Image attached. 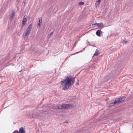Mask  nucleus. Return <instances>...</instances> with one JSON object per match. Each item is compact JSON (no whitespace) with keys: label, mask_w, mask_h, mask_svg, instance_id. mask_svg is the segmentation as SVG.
I'll return each instance as SVG.
<instances>
[{"label":"nucleus","mask_w":133,"mask_h":133,"mask_svg":"<svg viewBox=\"0 0 133 133\" xmlns=\"http://www.w3.org/2000/svg\"><path fill=\"white\" fill-rule=\"evenodd\" d=\"M74 78L68 76L65 79L62 81V85L63 89L64 90H67L70 86L74 83Z\"/></svg>","instance_id":"nucleus-1"},{"label":"nucleus","mask_w":133,"mask_h":133,"mask_svg":"<svg viewBox=\"0 0 133 133\" xmlns=\"http://www.w3.org/2000/svg\"><path fill=\"white\" fill-rule=\"evenodd\" d=\"M125 97L124 96H123L119 98L115 99V102L117 104L119 103L123 102L125 99Z\"/></svg>","instance_id":"nucleus-2"},{"label":"nucleus","mask_w":133,"mask_h":133,"mask_svg":"<svg viewBox=\"0 0 133 133\" xmlns=\"http://www.w3.org/2000/svg\"><path fill=\"white\" fill-rule=\"evenodd\" d=\"M66 104H63L61 105H59L58 108L60 109H66Z\"/></svg>","instance_id":"nucleus-3"},{"label":"nucleus","mask_w":133,"mask_h":133,"mask_svg":"<svg viewBox=\"0 0 133 133\" xmlns=\"http://www.w3.org/2000/svg\"><path fill=\"white\" fill-rule=\"evenodd\" d=\"M74 106L73 104H66V109H71L74 107Z\"/></svg>","instance_id":"nucleus-4"},{"label":"nucleus","mask_w":133,"mask_h":133,"mask_svg":"<svg viewBox=\"0 0 133 133\" xmlns=\"http://www.w3.org/2000/svg\"><path fill=\"white\" fill-rule=\"evenodd\" d=\"M30 32L26 30L25 33L24 34L23 36V37L24 38H25L27 36H28L29 35Z\"/></svg>","instance_id":"nucleus-5"},{"label":"nucleus","mask_w":133,"mask_h":133,"mask_svg":"<svg viewBox=\"0 0 133 133\" xmlns=\"http://www.w3.org/2000/svg\"><path fill=\"white\" fill-rule=\"evenodd\" d=\"M115 102V101L114 102H110L109 103V104H108V106L109 107H112L115 104H116Z\"/></svg>","instance_id":"nucleus-6"},{"label":"nucleus","mask_w":133,"mask_h":133,"mask_svg":"<svg viewBox=\"0 0 133 133\" xmlns=\"http://www.w3.org/2000/svg\"><path fill=\"white\" fill-rule=\"evenodd\" d=\"M19 133H25V131L24 130V128L23 127H21L19 130Z\"/></svg>","instance_id":"nucleus-7"},{"label":"nucleus","mask_w":133,"mask_h":133,"mask_svg":"<svg viewBox=\"0 0 133 133\" xmlns=\"http://www.w3.org/2000/svg\"><path fill=\"white\" fill-rule=\"evenodd\" d=\"M96 25L98 26V27H103L104 26V25L101 22L99 23H96Z\"/></svg>","instance_id":"nucleus-8"},{"label":"nucleus","mask_w":133,"mask_h":133,"mask_svg":"<svg viewBox=\"0 0 133 133\" xmlns=\"http://www.w3.org/2000/svg\"><path fill=\"white\" fill-rule=\"evenodd\" d=\"M26 17L25 16L23 18V19L22 21V24H23V25H25L26 23Z\"/></svg>","instance_id":"nucleus-9"},{"label":"nucleus","mask_w":133,"mask_h":133,"mask_svg":"<svg viewBox=\"0 0 133 133\" xmlns=\"http://www.w3.org/2000/svg\"><path fill=\"white\" fill-rule=\"evenodd\" d=\"M15 11H13L12 12L11 15L10 17V20H12L14 18L15 16Z\"/></svg>","instance_id":"nucleus-10"},{"label":"nucleus","mask_w":133,"mask_h":133,"mask_svg":"<svg viewBox=\"0 0 133 133\" xmlns=\"http://www.w3.org/2000/svg\"><path fill=\"white\" fill-rule=\"evenodd\" d=\"M101 2V1L98 0L95 3V5H96V7H99V6Z\"/></svg>","instance_id":"nucleus-11"},{"label":"nucleus","mask_w":133,"mask_h":133,"mask_svg":"<svg viewBox=\"0 0 133 133\" xmlns=\"http://www.w3.org/2000/svg\"><path fill=\"white\" fill-rule=\"evenodd\" d=\"M100 54V52L97 49L96 50L95 52V54H94L93 56H98V55H99Z\"/></svg>","instance_id":"nucleus-12"},{"label":"nucleus","mask_w":133,"mask_h":133,"mask_svg":"<svg viewBox=\"0 0 133 133\" xmlns=\"http://www.w3.org/2000/svg\"><path fill=\"white\" fill-rule=\"evenodd\" d=\"M101 31V30H98L96 32V35L98 36H101L100 32Z\"/></svg>","instance_id":"nucleus-13"},{"label":"nucleus","mask_w":133,"mask_h":133,"mask_svg":"<svg viewBox=\"0 0 133 133\" xmlns=\"http://www.w3.org/2000/svg\"><path fill=\"white\" fill-rule=\"evenodd\" d=\"M32 24H30L28 27L27 28L26 30L27 31H28L30 32V30L32 28Z\"/></svg>","instance_id":"nucleus-14"},{"label":"nucleus","mask_w":133,"mask_h":133,"mask_svg":"<svg viewBox=\"0 0 133 133\" xmlns=\"http://www.w3.org/2000/svg\"><path fill=\"white\" fill-rule=\"evenodd\" d=\"M42 18L41 19H39V23L38 24V25H39V26L40 25H41L42 23Z\"/></svg>","instance_id":"nucleus-15"},{"label":"nucleus","mask_w":133,"mask_h":133,"mask_svg":"<svg viewBox=\"0 0 133 133\" xmlns=\"http://www.w3.org/2000/svg\"><path fill=\"white\" fill-rule=\"evenodd\" d=\"M84 3L83 2H80L78 4V5H83L84 4Z\"/></svg>","instance_id":"nucleus-16"},{"label":"nucleus","mask_w":133,"mask_h":133,"mask_svg":"<svg viewBox=\"0 0 133 133\" xmlns=\"http://www.w3.org/2000/svg\"><path fill=\"white\" fill-rule=\"evenodd\" d=\"M96 66H95L94 65H92L90 66H89V68L90 67H92V68L93 69H95L96 68Z\"/></svg>","instance_id":"nucleus-17"},{"label":"nucleus","mask_w":133,"mask_h":133,"mask_svg":"<svg viewBox=\"0 0 133 133\" xmlns=\"http://www.w3.org/2000/svg\"><path fill=\"white\" fill-rule=\"evenodd\" d=\"M16 36L17 34H16V32L14 33L13 35V37H14L15 39H16Z\"/></svg>","instance_id":"nucleus-18"},{"label":"nucleus","mask_w":133,"mask_h":133,"mask_svg":"<svg viewBox=\"0 0 133 133\" xmlns=\"http://www.w3.org/2000/svg\"><path fill=\"white\" fill-rule=\"evenodd\" d=\"M32 117L33 118H36V117H37V116L36 115H35L34 114V113H33L32 115Z\"/></svg>","instance_id":"nucleus-19"},{"label":"nucleus","mask_w":133,"mask_h":133,"mask_svg":"<svg viewBox=\"0 0 133 133\" xmlns=\"http://www.w3.org/2000/svg\"><path fill=\"white\" fill-rule=\"evenodd\" d=\"M53 32H52L50 34V35H53Z\"/></svg>","instance_id":"nucleus-20"},{"label":"nucleus","mask_w":133,"mask_h":133,"mask_svg":"<svg viewBox=\"0 0 133 133\" xmlns=\"http://www.w3.org/2000/svg\"><path fill=\"white\" fill-rule=\"evenodd\" d=\"M26 0H24V1H23V3H26Z\"/></svg>","instance_id":"nucleus-21"},{"label":"nucleus","mask_w":133,"mask_h":133,"mask_svg":"<svg viewBox=\"0 0 133 133\" xmlns=\"http://www.w3.org/2000/svg\"><path fill=\"white\" fill-rule=\"evenodd\" d=\"M12 133H17V130H15L14 132Z\"/></svg>","instance_id":"nucleus-22"},{"label":"nucleus","mask_w":133,"mask_h":133,"mask_svg":"<svg viewBox=\"0 0 133 133\" xmlns=\"http://www.w3.org/2000/svg\"><path fill=\"white\" fill-rule=\"evenodd\" d=\"M76 42H75V43H74V46H76Z\"/></svg>","instance_id":"nucleus-23"},{"label":"nucleus","mask_w":133,"mask_h":133,"mask_svg":"<svg viewBox=\"0 0 133 133\" xmlns=\"http://www.w3.org/2000/svg\"><path fill=\"white\" fill-rule=\"evenodd\" d=\"M96 25V23L93 24H92V26H93L94 25Z\"/></svg>","instance_id":"nucleus-24"},{"label":"nucleus","mask_w":133,"mask_h":133,"mask_svg":"<svg viewBox=\"0 0 133 133\" xmlns=\"http://www.w3.org/2000/svg\"><path fill=\"white\" fill-rule=\"evenodd\" d=\"M78 85V82H77V83H76V85Z\"/></svg>","instance_id":"nucleus-25"},{"label":"nucleus","mask_w":133,"mask_h":133,"mask_svg":"<svg viewBox=\"0 0 133 133\" xmlns=\"http://www.w3.org/2000/svg\"><path fill=\"white\" fill-rule=\"evenodd\" d=\"M127 41H124V42L125 43H127Z\"/></svg>","instance_id":"nucleus-26"},{"label":"nucleus","mask_w":133,"mask_h":133,"mask_svg":"<svg viewBox=\"0 0 133 133\" xmlns=\"http://www.w3.org/2000/svg\"><path fill=\"white\" fill-rule=\"evenodd\" d=\"M17 133H19V132L17 130Z\"/></svg>","instance_id":"nucleus-27"},{"label":"nucleus","mask_w":133,"mask_h":133,"mask_svg":"<svg viewBox=\"0 0 133 133\" xmlns=\"http://www.w3.org/2000/svg\"><path fill=\"white\" fill-rule=\"evenodd\" d=\"M13 123H14V124H15L16 123H14V122Z\"/></svg>","instance_id":"nucleus-28"},{"label":"nucleus","mask_w":133,"mask_h":133,"mask_svg":"<svg viewBox=\"0 0 133 133\" xmlns=\"http://www.w3.org/2000/svg\"><path fill=\"white\" fill-rule=\"evenodd\" d=\"M65 122H66V123H67V122H66V121H65Z\"/></svg>","instance_id":"nucleus-29"}]
</instances>
